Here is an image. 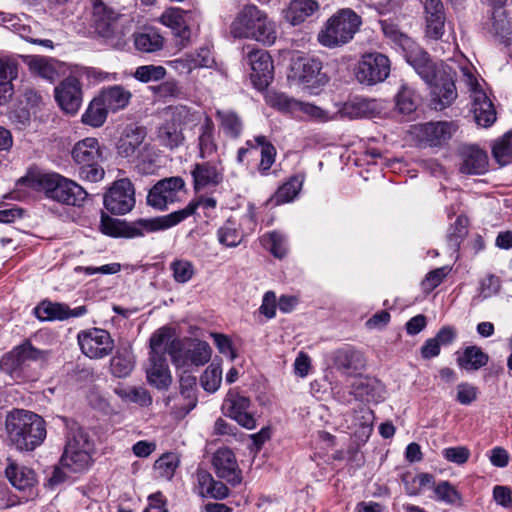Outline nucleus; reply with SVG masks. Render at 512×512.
Returning a JSON list of instances; mask_svg holds the SVG:
<instances>
[{
	"mask_svg": "<svg viewBox=\"0 0 512 512\" xmlns=\"http://www.w3.org/2000/svg\"><path fill=\"white\" fill-rule=\"evenodd\" d=\"M104 206L112 214L123 215L135 206V190L128 178L115 181L104 196Z\"/></svg>",
	"mask_w": 512,
	"mask_h": 512,
	"instance_id": "dca6fc26",
	"label": "nucleus"
},
{
	"mask_svg": "<svg viewBox=\"0 0 512 512\" xmlns=\"http://www.w3.org/2000/svg\"><path fill=\"white\" fill-rule=\"evenodd\" d=\"M231 34L236 38H250L264 44L276 40L275 24L256 5H245L231 24Z\"/></svg>",
	"mask_w": 512,
	"mask_h": 512,
	"instance_id": "f03ea898",
	"label": "nucleus"
},
{
	"mask_svg": "<svg viewBox=\"0 0 512 512\" xmlns=\"http://www.w3.org/2000/svg\"><path fill=\"white\" fill-rule=\"evenodd\" d=\"M191 175L196 191L217 186L223 179L222 170L216 163L210 161L196 163L191 170Z\"/></svg>",
	"mask_w": 512,
	"mask_h": 512,
	"instance_id": "a878e982",
	"label": "nucleus"
},
{
	"mask_svg": "<svg viewBox=\"0 0 512 512\" xmlns=\"http://www.w3.org/2000/svg\"><path fill=\"white\" fill-rule=\"evenodd\" d=\"M448 337V330L443 327L436 337L426 340L421 347V355L424 359L436 357L440 352V346L445 344Z\"/></svg>",
	"mask_w": 512,
	"mask_h": 512,
	"instance_id": "8fccbe9b",
	"label": "nucleus"
},
{
	"mask_svg": "<svg viewBox=\"0 0 512 512\" xmlns=\"http://www.w3.org/2000/svg\"><path fill=\"white\" fill-rule=\"evenodd\" d=\"M55 99L67 113L75 114L82 102L81 85L77 78L68 77L55 88Z\"/></svg>",
	"mask_w": 512,
	"mask_h": 512,
	"instance_id": "5701e85b",
	"label": "nucleus"
},
{
	"mask_svg": "<svg viewBox=\"0 0 512 512\" xmlns=\"http://www.w3.org/2000/svg\"><path fill=\"white\" fill-rule=\"evenodd\" d=\"M293 77L310 93H316L329 78L322 73V62L313 57H298L292 64Z\"/></svg>",
	"mask_w": 512,
	"mask_h": 512,
	"instance_id": "9b49d317",
	"label": "nucleus"
},
{
	"mask_svg": "<svg viewBox=\"0 0 512 512\" xmlns=\"http://www.w3.org/2000/svg\"><path fill=\"white\" fill-rule=\"evenodd\" d=\"M212 465L216 475L232 486L242 482V472L232 450L228 448L218 449L213 456Z\"/></svg>",
	"mask_w": 512,
	"mask_h": 512,
	"instance_id": "4be33fe9",
	"label": "nucleus"
},
{
	"mask_svg": "<svg viewBox=\"0 0 512 512\" xmlns=\"http://www.w3.org/2000/svg\"><path fill=\"white\" fill-rule=\"evenodd\" d=\"M456 361L461 369L477 371L487 365L489 356L480 347L468 346L462 352H456Z\"/></svg>",
	"mask_w": 512,
	"mask_h": 512,
	"instance_id": "72a5a7b5",
	"label": "nucleus"
},
{
	"mask_svg": "<svg viewBox=\"0 0 512 512\" xmlns=\"http://www.w3.org/2000/svg\"><path fill=\"white\" fill-rule=\"evenodd\" d=\"M251 67V80L258 89L266 88L273 79V62L267 51L251 50L247 56Z\"/></svg>",
	"mask_w": 512,
	"mask_h": 512,
	"instance_id": "412c9836",
	"label": "nucleus"
},
{
	"mask_svg": "<svg viewBox=\"0 0 512 512\" xmlns=\"http://www.w3.org/2000/svg\"><path fill=\"white\" fill-rule=\"evenodd\" d=\"M396 107L403 114H410L416 109L413 92L407 87H402L396 95Z\"/></svg>",
	"mask_w": 512,
	"mask_h": 512,
	"instance_id": "4d7b16f0",
	"label": "nucleus"
},
{
	"mask_svg": "<svg viewBox=\"0 0 512 512\" xmlns=\"http://www.w3.org/2000/svg\"><path fill=\"white\" fill-rule=\"evenodd\" d=\"M196 387V377L187 374L186 372L180 377V388L181 394L188 399V407L186 413L192 410L196 406L197 399L194 394V388Z\"/></svg>",
	"mask_w": 512,
	"mask_h": 512,
	"instance_id": "603ef678",
	"label": "nucleus"
},
{
	"mask_svg": "<svg viewBox=\"0 0 512 512\" xmlns=\"http://www.w3.org/2000/svg\"><path fill=\"white\" fill-rule=\"evenodd\" d=\"M66 444L61 464L71 472H82L91 463L93 442L88 433L75 421H66Z\"/></svg>",
	"mask_w": 512,
	"mask_h": 512,
	"instance_id": "7ed1b4c3",
	"label": "nucleus"
},
{
	"mask_svg": "<svg viewBox=\"0 0 512 512\" xmlns=\"http://www.w3.org/2000/svg\"><path fill=\"white\" fill-rule=\"evenodd\" d=\"M168 64L178 71L179 73H190L193 69L198 66H206V63H201L197 58L192 56L181 57L172 61Z\"/></svg>",
	"mask_w": 512,
	"mask_h": 512,
	"instance_id": "680f3d73",
	"label": "nucleus"
},
{
	"mask_svg": "<svg viewBox=\"0 0 512 512\" xmlns=\"http://www.w3.org/2000/svg\"><path fill=\"white\" fill-rule=\"evenodd\" d=\"M150 355H162L168 353L175 365L180 366L182 361V342L176 338L174 331L168 327L157 330L150 339Z\"/></svg>",
	"mask_w": 512,
	"mask_h": 512,
	"instance_id": "6ab92c4d",
	"label": "nucleus"
},
{
	"mask_svg": "<svg viewBox=\"0 0 512 512\" xmlns=\"http://www.w3.org/2000/svg\"><path fill=\"white\" fill-rule=\"evenodd\" d=\"M133 42L136 50L143 53H153L161 50L164 45V38L153 29L135 32Z\"/></svg>",
	"mask_w": 512,
	"mask_h": 512,
	"instance_id": "ea45409f",
	"label": "nucleus"
},
{
	"mask_svg": "<svg viewBox=\"0 0 512 512\" xmlns=\"http://www.w3.org/2000/svg\"><path fill=\"white\" fill-rule=\"evenodd\" d=\"M299 113L305 114L315 120L319 121H327L329 120L328 114L326 111L321 109L318 106H315L311 103L302 102L298 100V105L296 106V114Z\"/></svg>",
	"mask_w": 512,
	"mask_h": 512,
	"instance_id": "052dcab7",
	"label": "nucleus"
},
{
	"mask_svg": "<svg viewBox=\"0 0 512 512\" xmlns=\"http://www.w3.org/2000/svg\"><path fill=\"white\" fill-rule=\"evenodd\" d=\"M250 399L236 392H229L224 401L228 415L246 429H253L256 420L250 412Z\"/></svg>",
	"mask_w": 512,
	"mask_h": 512,
	"instance_id": "b1692460",
	"label": "nucleus"
},
{
	"mask_svg": "<svg viewBox=\"0 0 512 512\" xmlns=\"http://www.w3.org/2000/svg\"><path fill=\"white\" fill-rule=\"evenodd\" d=\"M161 216L150 219H139L134 222H126L111 218L102 213L100 222V231L111 237L137 238L146 233H152L164 230Z\"/></svg>",
	"mask_w": 512,
	"mask_h": 512,
	"instance_id": "6e6552de",
	"label": "nucleus"
},
{
	"mask_svg": "<svg viewBox=\"0 0 512 512\" xmlns=\"http://www.w3.org/2000/svg\"><path fill=\"white\" fill-rule=\"evenodd\" d=\"M5 474L10 483L18 490H26L36 482L35 473L32 469L18 465L13 461L6 467Z\"/></svg>",
	"mask_w": 512,
	"mask_h": 512,
	"instance_id": "f704fd0d",
	"label": "nucleus"
},
{
	"mask_svg": "<svg viewBox=\"0 0 512 512\" xmlns=\"http://www.w3.org/2000/svg\"><path fill=\"white\" fill-rule=\"evenodd\" d=\"M31 182L47 198L63 204L80 206L87 197V192L79 184L59 174H41Z\"/></svg>",
	"mask_w": 512,
	"mask_h": 512,
	"instance_id": "423d86ee",
	"label": "nucleus"
},
{
	"mask_svg": "<svg viewBox=\"0 0 512 512\" xmlns=\"http://www.w3.org/2000/svg\"><path fill=\"white\" fill-rule=\"evenodd\" d=\"M332 360L335 367L346 375H351L364 369L366 360L359 350L352 347H344L332 353Z\"/></svg>",
	"mask_w": 512,
	"mask_h": 512,
	"instance_id": "393cba45",
	"label": "nucleus"
},
{
	"mask_svg": "<svg viewBox=\"0 0 512 512\" xmlns=\"http://www.w3.org/2000/svg\"><path fill=\"white\" fill-rule=\"evenodd\" d=\"M92 27L94 33L104 41H111L116 36L118 14L108 8L101 0H92Z\"/></svg>",
	"mask_w": 512,
	"mask_h": 512,
	"instance_id": "aec40b11",
	"label": "nucleus"
},
{
	"mask_svg": "<svg viewBox=\"0 0 512 512\" xmlns=\"http://www.w3.org/2000/svg\"><path fill=\"white\" fill-rule=\"evenodd\" d=\"M199 206L207 209H213L216 207V200L211 197L193 200L185 208L161 216L163 225H165L164 230L176 226L189 216L193 215Z\"/></svg>",
	"mask_w": 512,
	"mask_h": 512,
	"instance_id": "c756f323",
	"label": "nucleus"
},
{
	"mask_svg": "<svg viewBox=\"0 0 512 512\" xmlns=\"http://www.w3.org/2000/svg\"><path fill=\"white\" fill-rule=\"evenodd\" d=\"M361 18L351 9H341L333 14L317 35L318 42L327 48L348 43L358 31Z\"/></svg>",
	"mask_w": 512,
	"mask_h": 512,
	"instance_id": "20e7f679",
	"label": "nucleus"
},
{
	"mask_svg": "<svg viewBox=\"0 0 512 512\" xmlns=\"http://www.w3.org/2000/svg\"><path fill=\"white\" fill-rule=\"evenodd\" d=\"M21 58L32 74L50 82H54L59 77L58 61L38 55H23Z\"/></svg>",
	"mask_w": 512,
	"mask_h": 512,
	"instance_id": "cd10ccee",
	"label": "nucleus"
},
{
	"mask_svg": "<svg viewBox=\"0 0 512 512\" xmlns=\"http://www.w3.org/2000/svg\"><path fill=\"white\" fill-rule=\"evenodd\" d=\"M222 381V369L220 363L212 362L201 376L202 387L207 392H215Z\"/></svg>",
	"mask_w": 512,
	"mask_h": 512,
	"instance_id": "09e8293b",
	"label": "nucleus"
},
{
	"mask_svg": "<svg viewBox=\"0 0 512 512\" xmlns=\"http://www.w3.org/2000/svg\"><path fill=\"white\" fill-rule=\"evenodd\" d=\"M187 357L192 364L202 366L210 360L211 348L208 343L199 341L187 352Z\"/></svg>",
	"mask_w": 512,
	"mask_h": 512,
	"instance_id": "864d4df0",
	"label": "nucleus"
},
{
	"mask_svg": "<svg viewBox=\"0 0 512 512\" xmlns=\"http://www.w3.org/2000/svg\"><path fill=\"white\" fill-rule=\"evenodd\" d=\"M133 76L142 83L156 82L165 78L166 69L161 65H142L136 68Z\"/></svg>",
	"mask_w": 512,
	"mask_h": 512,
	"instance_id": "de8ad7c7",
	"label": "nucleus"
},
{
	"mask_svg": "<svg viewBox=\"0 0 512 512\" xmlns=\"http://www.w3.org/2000/svg\"><path fill=\"white\" fill-rule=\"evenodd\" d=\"M353 417L355 422L354 424L362 428L363 434H368L371 432L374 414L370 408L361 405L358 409L354 411Z\"/></svg>",
	"mask_w": 512,
	"mask_h": 512,
	"instance_id": "13d9d810",
	"label": "nucleus"
},
{
	"mask_svg": "<svg viewBox=\"0 0 512 512\" xmlns=\"http://www.w3.org/2000/svg\"><path fill=\"white\" fill-rule=\"evenodd\" d=\"M214 123L209 117H205L204 122L199 128L198 146L201 158H206L212 155L217 145L214 139Z\"/></svg>",
	"mask_w": 512,
	"mask_h": 512,
	"instance_id": "a19ab883",
	"label": "nucleus"
},
{
	"mask_svg": "<svg viewBox=\"0 0 512 512\" xmlns=\"http://www.w3.org/2000/svg\"><path fill=\"white\" fill-rule=\"evenodd\" d=\"M97 97L109 112H116L124 109L128 105L132 94L123 86L113 85L102 89L101 93Z\"/></svg>",
	"mask_w": 512,
	"mask_h": 512,
	"instance_id": "7c9ffc66",
	"label": "nucleus"
},
{
	"mask_svg": "<svg viewBox=\"0 0 512 512\" xmlns=\"http://www.w3.org/2000/svg\"><path fill=\"white\" fill-rule=\"evenodd\" d=\"M146 372L149 383L158 389H165L171 383L169 368L162 355H150V364Z\"/></svg>",
	"mask_w": 512,
	"mask_h": 512,
	"instance_id": "c85d7f7f",
	"label": "nucleus"
},
{
	"mask_svg": "<svg viewBox=\"0 0 512 512\" xmlns=\"http://www.w3.org/2000/svg\"><path fill=\"white\" fill-rule=\"evenodd\" d=\"M266 245L277 258H283L287 253L286 238L276 231L267 234Z\"/></svg>",
	"mask_w": 512,
	"mask_h": 512,
	"instance_id": "5fc2aeb1",
	"label": "nucleus"
},
{
	"mask_svg": "<svg viewBox=\"0 0 512 512\" xmlns=\"http://www.w3.org/2000/svg\"><path fill=\"white\" fill-rule=\"evenodd\" d=\"M154 91L160 97H177L181 93V89L175 80H167L161 83L154 87Z\"/></svg>",
	"mask_w": 512,
	"mask_h": 512,
	"instance_id": "774afa93",
	"label": "nucleus"
},
{
	"mask_svg": "<svg viewBox=\"0 0 512 512\" xmlns=\"http://www.w3.org/2000/svg\"><path fill=\"white\" fill-rule=\"evenodd\" d=\"M179 460L174 454L162 455L154 464V469L159 477L171 479L178 467Z\"/></svg>",
	"mask_w": 512,
	"mask_h": 512,
	"instance_id": "3c124183",
	"label": "nucleus"
},
{
	"mask_svg": "<svg viewBox=\"0 0 512 512\" xmlns=\"http://www.w3.org/2000/svg\"><path fill=\"white\" fill-rule=\"evenodd\" d=\"M458 170L465 175H484L489 170L486 150L474 143H460L455 149Z\"/></svg>",
	"mask_w": 512,
	"mask_h": 512,
	"instance_id": "ddd939ff",
	"label": "nucleus"
},
{
	"mask_svg": "<svg viewBox=\"0 0 512 512\" xmlns=\"http://www.w3.org/2000/svg\"><path fill=\"white\" fill-rule=\"evenodd\" d=\"M478 396V388L469 383H461L456 387V400L462 405H470Z\"/></svg>",
	"mask_w": 512,
	"mask_h": 512,
	"instance_id": "bf43d9fd",
	"label": "nucleus"
},
{
	"mask_svg": "<svg viewBox=\"0 0 512 512\" xmlns=\"http://www.w3.org/2000/svg\"><path fill=\"white\" fill-rule=\"evenodd\" d=\"M43 357V351L36 349L30 342L26 341L3 355L0 360V369L12 378H19L32 362Z\"/></svg>",
	"mask_w": 512,
	"mask_h": 512,
	"instance_id": "f8f14e48",
	"label": "nucleus"
},
{
	"mask_svg": "<svg viewBox=\"0 0 512 512\" xmlns=\"http://www.w3.org/2000/svg\"><path fill=\"white\" fill-rule=\"evenodd\" d=\"M298 105V100L291 98L285 94H278L275 96L273 100V106H275L279 111L287 112L291 114H296V106Z\"/></svg>",
	"mask_w": 512,
	"mask_h": 512,
	"instance_id": "69168bd1",
	"label": "nucleus"
},
{
	"mask_svg": "<svg viewBox=\"0 0 512 512\" xmlns=\"http://www.w3.org/2000/svg\"><path fill=\"white\" fill-rule=\"evenodd\" d=\"M381 28L385 36L390 38L392 41L401 45L407 41V37L402 32H400L397 25L393 24L392 22H388L386 20L381 21Z\"/></svg>",
	"mask_w": 512,
	"mask_h": 512,
	"instance_id": "338daca9",
	"label": "nucleus"
},
{
	"mask_svg": "<svg viewBox=\"0 0 512 512\" xmlns=\"http://www.w3.org/2000/svg\"><path fill=\"white\" fill-rule=\"evenodd\" d=\"M197 115L186 106L176 107L167 120L158 129V139L162 145L169 149L179 147L184 142L183 127L193 124Z\"/></svg>",
	"mask_w": 512,
	"mask_h": 512,
	"instance_id": "9d476101",
	"label": "nucleus"
},
{
	"mask_svg": "<svg viewBox=\"0 0 512 512\" xmlns=\"http://www.w3.org/2000/svg\"><path fill=\"white\" fill-rule=\"evenodd\" d=\"M72 158L79 165L81 179L90 182L103 179L105 172L100 165L103 155L96 138L88 137L77 142L72 150Z\"/></svg>",
	"mask_w": 512,
	"mask_h": 512,
	"instance_id": "0eeeda50",
	"label": "nucleus"
},
{
	"mask_svg": "<svg viewBox=\"0 0 512 512\" xmlns=\"http://www.w3.org/2000/svg\"><path fill=\"white\" fill-rule=\"evenodd\" d=\"M491 155L500 168L512 163V130L492 141Z\"/></svg>",
	"mask_w": 512,
	"mask_h": 512,
	"instance_id": "58836bf2",
	"label": "nucleus"
},
{
	"mask_svg": "<svg viewBox=\"0 0 512 512\" xmlns=\"http://www.w3.org/2000/svg\"><path fill=\"white\" fill-rule=\"evenodd\" d=\"M185 187V181L179 176L159 180L147 195V204L158 210H165L168 204L178 200V194Z\"/></svg>",
	"mask_w": 512,
	"mask_h": 512,
	"instance_id": "f3484780",
	"label": "nucleus"
},
{
	"mask_svg": "<svg viewBox=\"0 0 512 512\" xmlns=\"http://www.w3.org/2000/svg\"><path fill=\"white\" fill-rule=\"evenodd\" d=\"M185 16L186 13L180 8L171 7L164 11L160 21L163 25L171 28L177 37L188 39L190 31Z\"/></svg>",
	"mask_w": 512,
	"mask_h": 512,
	"instance_id": "e433bc0d",
	"label": "nucleus"
},
{
	"mask_svg": "<svg viewBox=\"0 0 512 512\" xmlns=\"http://www.w3.org/2000/svg\"><path fill=\"white\" fill-rule=\"evenodd\" d=\"M145 138L146 130L144 127L127 126L117 144L118 155L130 161L139 160L143 152L149 147Z\"/></svg>",
	"mask_w": 512,
	"mask_h": 512,
	"instance_id": "a211bd4d",
	"label": "nucleus"
},
{
	"mask_svg": "<svg viewBox=\"0 0 512 512\" xmlns=\"http://www.w3.org/2000/svg\"><path fill=\"white\" fill-rule=\"evenodd\" d=\"M240 225L229 218L217 231L218 241L226 247H236L242 241Z\"/></svg>",
	"mask_w": 512,
	"mask_h": 512,
	"instance_id": "37998d69",
	"label": "nucleus"
},
{
	"mask_svg": "<svg viewBox=\"0 0 512 512\" xmlns=\"http://www.w3.org/2000/svg\"><path fill=\"white\" fill-rule=\"evenodd\" d=\"M78 344L82 353L90 359H103L114 349V340L107 330L90 328L79 332Z\"/></svg>",
	"mask_w": 512,
	"mask_h": 512,
	"instance_id": "2eb2a0df",
	"label": "nucleus"
},
{
	"mask_svg": "<svg viewBox=\"0 0 512 512\" xmlns=\"http://www.w3.org/2000/svg\"><path fill=\"white\" fill-rule=\"evenodd\" d=\"M135 366L134 355L129 347L117 349L110 360V372L117 378H125L131 374Z\"/></svg>",
	"mask_w": 512,
	"mask_h": 512,
	"instance_id": "4c0bfd02",
	"label": "nucleus"
},
{
	"mask_svg": "<svg viewBox=\"0 0 512 512\" xmlns=\"http://www.w3.org/2000/svg\"><path fill=\"white\" fill-rule=\"evenodd\" d=\"M5 426L9 440L21 451L34 450L46 438L45 421L28 410L14 409L9 412Z\"/></svg>",
	"mask_w": 512,
	"mask_h": 512,
	"instance_id": "f257e3e1",
	"label": "nucleus"
},
{
	"mask_svg": "<svg viewBox=\"0 0 512 512\" xmlns=\"http://www.w3.org/2000/svg\"><path fill=\"white\" fill-rule=\"evenodd\" d=\"M427 35L433 39H439L444 34L445 15L427 16Z\"/></svg>",
	"mask_w": 512,
	"mask_h": 512,
	"instance_id": "e2e57ef3",
	"label": "nucleus"
},
{
	"mask_svg": "<svg viewBox=\"0 0 512 512\" xmlns=\"http://www.w3.org/2000/svg\"><path fill=\"white\" fill-rule=\"evenodd\" d=\"M406 58L421 78L431 86V107L435 110H444L446 108L445 100L448 99V81L445 71L438 69L429 60L428 54L422 50L415 54H408Z\"/></svg>",
	"mask_w": 512,
	"mask_h": 512,
	"instance_id": "39448f33",
	"label": "nucleus"
},
{
	"mask_svg": "<svg viewBox=\"0 0 512 512\" xmlns=\"http://www.w3.org/2000/svg\"><path fill=\"white\" fill-rule=\"evenodd\" d=\"M459 69L462 75L467 78V82L472 89L471 112L473 113L475 123L482 128L491 127L497 120L494 104L483 90L477 88V80L468 65H459Z\"/></svg>",
	"mask_w": 512,
	"mask_h": 512,
	"instance_id": "1a4fd4ad",
	"label": "nucleus"
},
{
	"mask_svg": "<svg viewBox=\"0 0 512 512\" xmlns=\"http://www.w3.org/2000/svg\"><path fill=\"white\" fill-rule=\"evenodd\" d=\"M18 76V64L12 59H0V105L13 95L12 81Z\"/></svg>",
	"mask_w": 512,
	"mask_h": 512,
	"instance_id": "2f4dec72",
	"label": "nucleus"
},
{
	"mask_svg": "<svg viewBox=\"0 0 512 512\" xmlns=\"http://www.w3.org/2000/svg\"><path fill=\"white\" fill-rule=\"evenodd\" d=\"M211 336L221 354L228 356L232 361L237 357L229 337L220 333H212Z\"/></svg>",
	"mask_w": 512,
	"mask_h": 512,
	"instance_id": "0e129e2a",
	"label": "nucleus"
},
{
	"mask_svg": "<svg viewBox=\"0 0 512 512\" xmlns=\"http://www.w3.org/2000/svg\"><path fill=\"white\" fill-rule=\"evenodd\" d=\"M216 116L220 120V126L225 134L233 138L240 135L242 131V121L234 111L217 110Z\"/></svg>",
	"mask_w": 512,
	"mask_h": 512,
	"instance_id": "49530a36",
	"label": "nucleus"
},
{
	"mask_svg": "<svg viewBox=\"0 0 512 512\" xmlns=\"http://www.w3.org/2000/svg\"><path fill=\"white\" fill-rule=\"evenodd\" d=\"M108 112L101 100L95 97L82 115V122L92 127H100L104 124Z\"/></svg>",
	"mask_w": 512,
	"mask_h": 512,
	"instance_id": "c03bdc74",
	"label": "nucleus"
},
{
	"mask_svg": "<svg viewBox=\"0 0 512 512\" xmlns=\"http://www.w3.org/2000/svg\"><path fill=\"white\" fill-rule=\"evenodd\" d=\"M390 73L389 58L378 52L364 54L356 67V79L366 85L383 82Z\"/></svg>",
	"mask_w": 512,
	"mask_h": 512,
	"instance_id": "4468645a",
	"label": "nucleus"
},
{
	"mask_svg": "<svg viewBox=\"0 0 512 512\" xmlns=\"http://www.w3.org/2000/svg\"><path fill=\"white\" fill-rule=\"evenodd\" d=\"M114 392L125 403H136L141 406H147L152 402L148 391L143 387H130L119 384L114 388Z\"/></svg>",
	"mask_w": 512,
	"mask_h": 512,
	"instance_id": "79ce46f5",
	"label": "nucleus"
},
{
	"mask_svg": "<svg viewBox=\"0 0 512 512\" xmlns=\"http://www.w3.org/2000/svg\"><path fill=\"white\" fill-rule=\"evenodd\" d=\"M173 277L178 283L188 282L194 275V267L187 260H176L171 264Z\"/></svg>",
	"mask_w": 512,
	"mask_h": 512,
	"instance_id": "6e6d98bb",
	"label": "nucleus"
},
{
	"mask_svg": "<svg viewBox=\"0 0 512 512\" xmlns=\"http://www.w3.org/2000/svg\"><path fill=\"white\" fill-rule=\"evenodd\" d=\"M303 181V176L296 175L279 187L274 196L276 204H283L292 201L300 192Z\"/></svg>",
	"mask_w": 512,
	"mask_h": 512,
	"instance_id": "a18cd8bd",
	"label": "nucleus"
},
{
	"mask_svg": "<svg viewBox=\"0 0 512 512\" xmlns=\"http://www.w3.org/2000/svg\"><path fill=\"white\" fill-rule=\"evenodd\" d=\"M382 392L381 383L373 378L361 377L352 384V393L363 401L378 402L382 398Z\"/></svg>",
	"mask_w": 512,
	"mask_h": 512,
	"instance_id": "c9c22d12",
	"label": "nucleus"
},
{
	"mask_svg": "<svg viewBox=\"0 0 512 512\" xmlns=\"http://www.w3.org/2000/svg\"><path fill=\"white\" fill-rule=\"evenodd\" d=\"M319 9L315 0H292L285 11V19L292 25H299Z\"/></svg>",
	"mask_w": 512,
	"mask_h": 512,
	"instance_id": "473e14b6",
	"label": "nucleus"
},
{
	"mask_svg": "<svg viewBox=\"0 0 512 512\" xmlns=\"http://www.w3.org/2000/svg\"><path fill=\"white\" fill-rule=\"evenodd\" d=\"M87 312L85 306L70 309L66 304L42 302L35 308V314L40 320H66L70 317H79Z\"/></svg>",
	"mask_w": 512,
	"mask_h": 512,
	"instance_id": "bb28decb",
	"label": "nucleus"
}]
</instances>
